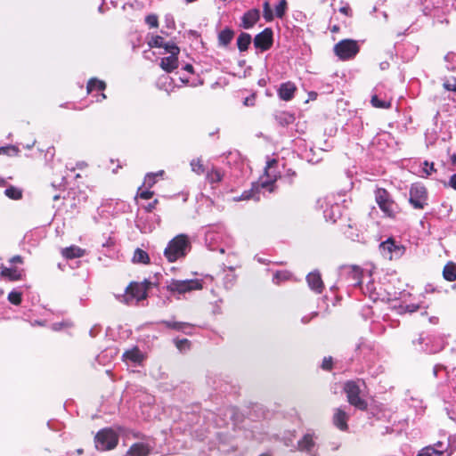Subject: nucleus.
I'll use <instances>...</instances> for the list:
<instances>
[{
  "label": "nucleus",
  "mask_w": 456,
  "mask_h": 456,
  "mask_svg": "<svg viewBox=\"0 0 456 456\" xmlns=\"http://www.w3.org/2000/svg\"><path fill=\"white\" fill-rule=\"evenodd\" d=\"M190 248L191 244L187 235L179 234L168 242L164 250V256L168 262L172 263L185 256Z\"/></svg>",
  "instance_id": "obj_1"
},
{
  "label": "nucleus",
  "mask_w": 456,
  "mask_h": 456,
  "mask_svg": "<svg viewBox=\"0 0 456 456\" xmlns=\"http://www.w3.org/2000/svg\"><path fill=\"white\" fill-rule=\"evenodd\" d=\"M374 195L375 201L384 215L387 217H395L399 210V207L391 194L384 188H377Z\"/></svg>",
  "instance_id": "obj_2"
},
{
  "label": "nucleus",
  "mask_w": 456,
  "mask_h": 456,
  "mask_svg": "<svg viewBox=\"0 0 456 456\" xmlns=\"http://www.w3.org/2000/svg\"><path fill=\"white\" fill-rule=\"evenodd\" d=\"M151 282L144 281V282H132L126 289V293L120 296V301L126 305H135L147 297V289Z\"/></svg>",
  "instance_id": "obj_3"
},
{
  "label": "nucleus",
  "mask_w": 456,
  "mask_h": 456,
  "mask_svg": "<svg viewBox=\"0 0 456 456\" xmlns=\"http://www.w3.org/2000/svg\"><path fill=\"white\" fill-rule=\"evenodd\" d=\"M94 443L97 450L110 451L118 445V435L112 428H102L95 435Z\"/></svg>",
  "instance_id": "obj_4"
},
{
  "label": "nucleus",
  "mask_w": 456,
  "mask_h": 456,
  "mask_svg": "<svg viewBox=\"0 0 456 456\" xmlns=\"http://www.w3.org/2000/svg\"><path fill=\"white\" fill-rule=\"evenodd\" d=\"M202 284L199 280H175L172 279L167 285V289L172 294H184L191 290L200 289Z\"/></svg>",
  "instance_id": "obj_5"
},
{
  "label": "nucleus",
  "mask_w": 456,
  "mask_h": 456,
  "mask_svg": "<svg viewBox=\"0 0 456 456\" xmlns=\"http://www.w3.org/2000/svg\"><path fill=\"white\" fill-rule=\"evenodd\" d=\"M359 45L355 40L343 39L334 46V53L343 61L354 58L359 53Z\"/></svg>",
  "instance_id": "obj_6"
},
{
  "label": "nucleus",
  "mask_w": 456,
  "mask_h": 456,
  "mask_svg": "<svg viewBox=\"0 0 456 456\" xmlns=\"http://www.w3.org/2000/svg\"><path fill=\"white\" fill-rule=\"evenodd\" d=\"M409 194V203L413 208L424 209L428 205V191L420 183L411 184Z\"/></svg>",
  "instance_id": "obj_7"
},
{
  "label": "nucleus",
  "mask_w": 456,
  "mask_h": 456,
  "mask_svg": "<svg viewBox=\"0 0 456 456\" xmlns=\"http://www.w3.org/2000/svg\"><path fill=\"white\" fill-rule=\"evenodd\" d=\"M345 391L350 404L362 411L367 409L368 404L360 397V388L354 381H347L345 384Z\"/></svg>",
  "instance_id": "obj_8"
},
{
  "label": "nucleus",
  "mask_w": 456,
  "mask_h": 456,
  "mask_svg": "<svg viewBox=\"0 0 456 456\" xmlns=\"http://www.w3.org/2000/svg\"><path fill=\"white\" fill-rule=\"evenodd\" d=\"M339 275L350 286L356 287L362 284V270L357 265L342 266Z\"/></svg>",
  "instance_id": "obj_9"
},
{
  "label": "nucleus",
  "mask_w": 456,
  "mask_h": 456,
  "mask_svg": "<svg viewBox=\"0 0 456 456\" xmlns=\"http://www.w3.org/2000/svg\"><path fill=\"white\" fill-rule=\"evenodd\" d=\"M379 249L383 256L390 260L400 257L404 251V248L396 244L392 238H388L387 240L381 242Z\"/></svg>",
  "instance_id": "obj_10"
},
{
  "label": "nucleus",
  "mask_w": 456,
  "mask_h": 456,
  "mask_svg": "<svg viewBox=\"0 0 456 456\" xmlns=\"http://www.w3.org/2000/svg\"><path fill=\"white\" fill-rule=\"evenodd\" d=\"M155 448V442L152 439H145L133 444L128 449L127 456H149Z\"/></svg>",
  "instance_id": "obj_11"
},
{
  "label": "nucleus",
  "mask_w": 456,
  "mask_h": 456,
  "mask_svg": "<svg viewBox=\"0 0 456 456\" xmlns=\"http://www.w3.org/2000/svg\"><path fill=\"white\" fill-rule=\"evenodd\" d=\"M273 33L272 28H266L257 34L254 38V46L261 52L269 50L273 43Z\"/></svg>",
  "instance_id": "obj_12"
},
{
  "label": "nucleus",
  "mask_w": 456,
  "mask_h": 456,
  "mask_svg": "<svg viewBox=\"0 0 456 456\" xmlns=\"http://www.w3.org/2000/svg\"><path fill=\"white\" fill-rule=\"evenodd\" d=\"M273 181H264L260 183H257L256 185H253L251 191H244L241 196L240 197V200H249L254 199L255 200H259V190L260 189H265L269 192H272L273 191Z\"/></svg>",
  "instance_id": "obj_13"
},
{
  "label": "nucleus",
  "mask_w": 456,
  "mask_h": 456,
  "mask_svg": "<svg viewBox=\"0 0 456 456\" xmlns=\"http://www.w3.org/2000/svg\"><path fill=\"white\" fill-rule=\"evenodd\" d=\"M317 436L314 433H306L297 441V450L313 454L316 446Z\"/></svg>",
  "instance_id": "obj_14"
},
{
  "label": "nucleus",
  "mask_w": 456,
  "mask_h": 456,
  "mask_svg": "<svg viewBox=\"0 0 456 456\" xmlns=\"http://www.w3.org/2000/svg\"><path fill=\"white\" fill-rule=\"evenodd\" d=\"M171 49V55L161 58L159 64L167 72H172L178 67L177 55L180 53V49L179 47H172Z\"/></svg>",
  "instance_id": "obj_15"
},
{
  "label": "nucleus",
  "mask_w": 456,
  "mask_h": 456,
  "mask_svg": "<svg viewBox=\"0 0 456 456\" xmlns=\"http://www.w3.org/2000/svg\"><path fill=\"white\" fill-rule=\"evenodd\" d=\"M205 241L210 250H215L214 243L220 238L219 232L223 230L221 224L206 226Z\"/></svg>",
  "instance_id": "obj_16"
},
{
  "label": "nucleus",
  "mask_w": 456,
  "mask_h": 456,
  "mask_svg": "<svg viewBox=\"0 0 456 456\" xmlns=\"http://www.w3.org/2000/svg\"><path fill=\"white\" fill-rule=\"evenodd\" d=\"M306 281L309 288L316 293H321L323 289V281L319 272L314 271L307 274Z\"/></svg>",
  "instance_id": "obj_17"
},
{
  "label": "nucleus",
  "mask_w": 456,
  "mask_h": 456,
  "mask_svg": "<svg viewBox=\"0 0 456 456\" xmlns=\"http://www.w3.org/2000/svg\"><path fill=\"white\" fill-rule=\"evenodd\" d=\"M122 358L126 362H130L134 363V365H140L142 361L144 360L143 354L140 351L138 347H133L130 350H126L123 355Z\"/></svg>",
  "instance_id": "obj_18"
},
{
  "label": "nucleus",
  "mask_w": 456,
  "mask_h": 456,
  "mask_svg": "<svg viewBox=\"0 0 456 456\" xmlns=\"http://www.w3.org/2000/svg\"><path fill=\"white\" fill-rule=\"evenodd\" d=\"M296 90L297 87L294 83H282L278 90V95L283 101H290L294 97Z\"/></svg>",
  "instance_id": "obj_19"
},
{
  "label": "nucleus",
  "mask_w": 456,
  "mask_h": 456,
  "mask_svg": "<svg viewBox=\"0 0 456 456\" xmlns=\"http://www.w3.org/2000/svg\"><path fill=\"white\" fill-rule=\"evenodd\" d=\"M162 323L168 329L182 331L187 335H191L193 326L189 322H175V321H162Z\"/></svg>",
  "instance_id": "obj_20"
},
{
  "label": "nucleus",
  "mask_w": 456,
  "mask_h": 456,
  "mask_svg": "<svg viewBox=\"0 0 456 456\" xmlns=\"http://www.w3.org/2000/svg\"><path fill=\"white\" fill-rule=\"evenodd\" d=\"M348 415L341 409H336L333 415V424L341 431H346Z\"/></svg>",
  "instance_id": "obj_21"
},
{
  "label": "nucleus",
  "mask_w": 456,
  "mask_h": 456,
  "mask_svg": "<svg viewBox=\"0 0 456 456\" xmlns=\"http://www.w3.org/2000/svg\"><path fill=\"white\" fill-rule=\"evenodd\" d=\"M258 20L259 11L256 9L249 10L242 17V26L244 28L248 29L252 28Z\"/></svg>",
  "instance_id": "obj_22"
},
{
  "label": "nucleus",
  "mask_w": 456,
  "mask_h": 456,
  "mask_svg": "<svg viewBox=\"0 0 456 456\" xmlns=\"http://www.w3.org/2000/svg\"><path fill=\"white\" fill-rule=\"evenodd\" d=\"M428 341H429V338L425 336L424 333H420L417 339L412 340V345L416 346L418 349L424 351L428 354L436 353L438 350H433L428 347Z\"/></svg>",
  "instance_id": "obj_23"
},
{
  "label": "nucleus",
  "mask_w": 456,
  "mask_h": 456,
  "mask_svg": "<svg viewBox=\"0 0 456 456\" xmlns=\"http://www.w3.org/2000/svg\"><path fill=\"white\" fill-rule=\"evenodd\" d=\"M234 37V31L230 28H225L218 33V45L226 47Z\"/></svg>",
  "instance_id": "obj_24"
},
{
  "label": "nucleus",
  "mask_w": 456,
  "mask_h": 456,
  "mask_svg": "<svg viewBox=\"0 0 456 456\" xmlns=\"http://www.w3.org/2000/svg\"><path fill=\"white\" fill-rule=\"evenodd\" d=\"M83 255L84 250L77 246H70L62 249V256L69 259L80 257Z\"/></svg>",
  "instance_id": "obj_25"
},
{
  "label": "nucleus",
  "mask_w": 456,
  "mask_h": 456,
  "mask_svg": "<svg viewBox=\"0 0 456 456\" xmlns=\"http://www.w3.org/2000/svg\"><path fill=\"white\" fill-rule=\"evenodd\" d=\"M251 36L246 32H241L237 38V46L240 52H245L248 50L251 43Z\"/></svg>",
  "instance_id": "obj_26"
},
{
  "label": "nucleus",
  "mask_w": 456,
  "mask_h": 456,
  "mask_svg": "<svg viewBox=\"0 0 456 456\" xmlns=\"http://www.w3.org/2000/svg\"><path fill=\"white\" fill-rule=\"evenodd\" d=\"M443 276L448 281L456 280V265L452 262L447 263L443 270Z\"/></svg>",
  "instance_id": "obj_27"
},
{
  "label": "nucleus",
  "mask_w": 456,
  "mask_h": 456,
  "mask_svg": "<svg viewBox=\"0 0 456 456\" xmlns=\"http://www.w3.org/2000/svg\"><path fill=\"white\" fill-rule=\"evenodd\" d=\"M105 88H106L105 82L102 80H100L96 77H93V78L89 79L87 86H86V90H87L88 94H90L94 90L103 91Z\"/></svg>",
  "instance_id": "obj_28"
},
{
  "label": "nucleus",
  "mask_w": 456,
  "mask_h": 456,
  "mask_svg": "<svg viewBox=\"0 0 456 456\" xmlns=\"http://www.w3.org/2000/svg\"><path fill=\"white\" fill-rule=\"evenodd\" d=\"M223 175L221 169L215 167L207 172V179L211 183L221 182Z\"/></svg>",
  "instance_id": "obj_29"
},
{
  "label": "nucleus",
  "mask_w": 456,
  "mask_h": 456,
  "mask_svg": "<svg viewBox=\"0 0 456 456\" xmlns=\"http://www.w3.org/2000/svg\"><path fill=\"white\" fill-rule=\"evenodd\" d=\"M133 262L138 264H148L150 262L149 255L146 251L138 248L134 250Z\"/></svg>",
  "instance_id": "obj_30"
},
{
  "label": "nucleus",
  "mask_w": 456,
  "mask_h": 456,
  "mask_svg": "<svg viewBox=\"0 0 456 456\" xmlns=\"http://www.w3.org/2000/svg\"><path fill=\"white\" fill-rule=\"evenodd\" d=\"M0 274L3 277L8 278L10 281H19L21 279L20 272L15 268H4Z\"/></svg>",
  "instance_id": "obj_31"
},
{
  "label": "nucleus",
  "mask_w": 456,
  "mask_h": 456,
  "mask_svg": "<svg viewBox=\"0 0 456 456\" xmlns=\"http://www.w3.org/2000/svg\"><path fill=\"white\" fill-rule=\"evenodd\" d=\"M444 451L436 449L433 446L429 445L423 449H421L417 456H443Z\"/></svg>",
  "instance_id": "obj_32"
},
{
  "label": "nucleus",
  "mask_w": 456,
  "mask_h": 456,
  "mask_svg": "<svg viewBox=\"0 0 456 456\" xmlns=\"http://www.w3.org/2000/svg\"><path fill=\"white\" fill-rule=\"evenodd\" d=\"M4 195L12 200H20L22 197V191L14 186H10L5 189Z\"/></svg>",
  "instance_id": "obj_33"
},
{
  "label": "nucleus",
  "mask_w": 456,
  "mask_h": 456,
  "mask_svg": "<svg viewBox=\"0 0 456 456\" xmlns=\"http://www.w3.org/2000/svg\"><path fill=\"white\" fill-rule=\"evenodd\" d=\"M236 275L233 273L232 269H231V271L224 277V285L225 289H232L236 282Z\"/></svg>",
  "instance_id": "obj_34"
},
{
  "label": "nucleus",
  "mask_w": 456,
  "mask_h": 456,
  "mask_svg": "<svg viewBox=\"0 0 456 456\" xmlns=\"http://www.w3.org/2000/svg\"><path fill=\"white\" fill-rule=\"evenodd\" d=\"M370 102L375 108L388 109L391 106L389 101L380 100L377 95L371 97Z\"/></svg>",
  "instance_id": "obj_35"
},
{
  "label": "nucleus",
  "mask_w": 456,
  "mask_h": 456,
  "mask_svg": "<svg viewBox=\"0 0 456 456\" xmlns=\"http://www.w3.org/2000/svg\"><path fill=\"white\" fill-rule=\"evenodd\" d=\"M8 300L11 304L19 305L21 303L22 300V293L13 289L11 291L8 295Z\"/></svg>",
  "instance_id": "obj_36"
},
{
  "label": "nucleus",
  "mask_w": 456,
  "mask_h": 456,
  "mask_svg": "<svg viewBox=\"0 0 456 456\" xmlns=\"http://www.w3.org/2000/svg\"><path fill=\"white\" fill-rule=\"evenodd\" d=\"M163 171H160L159 173H149L144 177V183L143 184L147 186L148 188L152 187L156 182H157V176L159 175H162Z\"/></svg>",
  "instance_id": "obj_37"
},
{
  "label": "nucleus",
  "mask_w": 456,
  "mask_h": 456,
  "mask_svg": "<svg viewBox=\"0 0 456 456\" xmlns=\"http://www.w3.org/2000/svg\"><path fill=\"white\" fill-rule=\"evenodd\" d=\"M276 119L281 126H288L294 121V117L291 114L283 112L276 116Z\"/></svg>",
  "instance_id": "obj_38"
},
{
  "label": "nucleus",
  "mask_w": 456,
  "mask_h": 456,
  "mask_svg": "<svg viewBox=\"0 0 456 456\" xmlns=\"http://www.w3.org/2000/svg\"><path fill=\"white\" fill-rule=\"evenodd\" d=\"M191 170L197 175H201L205 172L204 166L200 159H192L191 161Z\"/></svg>",
  "instance_id": "obj_39"
},
{
  "label": "nucleus",
  "mask_w": 456,
  "mask_h": 456,
  "mask_svg": "<svg viewBox=\"0 0 456 456\" xmlns=\"http://www.w3.org/2000/svg\"><path fill=\"white\" fill-rule=\"evenodd\" d=\"M20 152V150L14 145H8L0 147V154H6L8 156H16Z\"/></svg>",
  "instance_id": "obj_40"
},
{
  "label": "nucleus",
  "mask_w": 456,
  "mask_h": 456,
  "mask_svg": "<svg viewBox=\"0 0 456 456\" xmlns=\"http://www.w3.org/2000/svg\"><path fill=\"white\" fill-rule=\"evenodd\" d=\"M263 16L266 21H272L274 19V14L268 2H265L263 4Z\"/></svg>",
  "instance_id": "obj_41"
},
{
  "label": "nucleus",
  "mask_w": 456,
  "mask_h": 456,
  "mask_svg": "<svg viewBox=\"0 0 456 456\" xmlns=\"http://www.w3.org/2000/svg\"><path fill=\"white\" fill-rule=\"evenodd\" d=\"M443 86L447 91L456 92V77H452L449 78H445L444 80Z\"/></svg>",
  "instance_id": "obj_42"
},
{
  "label": "nucleus",
  "mask_w": 456,
  "mask_h": 456,
  "mask_svg": "<svg viewBox=\"0 0 456 456\" xmlns=\"http://www.w3.org/2000/svg\"><path fill=\"white\" fill-rule=\"evenodd\" d=\"M286 11H287V2H286V0H281L275 6V16L281 19V18H283Z\"/></svg>",
  "instance_id": "obj_43"
},
{
  "label": "nucleus",
  "mask_w": 456,
  "mask_h": 456,
  "mask_svg": "<svg viewBox=\"0 0 456 456\" xmlns=\"http://www.w3.org/2000/svg\"><path fill=\"white\" fill-rule=\"evenodd\" d=\"M338 208V206H332L330 209H325L323 214L326 220H330L332 223H335L337 220V216H335V210H337Z\"/></svg>",
  "instance_id": "obj_44"
},
{
  "label": "nucleus",
  "mask_w": 456,
  "mask_h": 456,
  "mask_svg": "<svg viewBox=\"0 0 456 456\" xmlns=\"http://www.w3.org/2000/svg\"><path fill=\"white\" fill-rule=\"evenodd\" d=\"M164 38L160 36H155L149 41L150 47L161 48L164 46Z\"/></svg>",
  "instance_id": "obj_45"
},
{
  "label": "nucleus",
  "mask_w": 456,
  "mask_h": 456,
  "mask_svg": "<svg viewBox=\"0 0 456 456\" xmlns=\"http://www.w3.org/2000/svg\"><path fill=\"white\" fill-rule=\"evenodd\" d=\"M175 346L178 350L183 351L190 347V341L187 338L179 339L176 338L174 340Z\"/></svg>",
  "instance_id": "obj_46"
},
{
  "label": "nucleus",
  "mask_w": 456,
  "mask_h": 456,
  "mask_svg": "<svg viewBox=\"0 0 456 456\" xmlns=\"http://www.w3.org/2000/svg\"><path fill=\"white\" fill-rule=\"evenodd\" d=\"M145 22L150 28H158L159 19L156 14H149L145 17Z\"/></svg>",
  "instance_id": "obj_47"
},
{
  "label": "nucleus",
  "mask_w": 456,
  "mask_h": 456,
  "mask_svg": "<svg viewBox=\"0 0 456 456\" xmlns=\"http://www.w3.org/2000/svg\"><path fill=\"white\" fill-rule=\"evenodd\" d=\"M355 351L362 352L364 349H370V346L367 342V340L363 338H360L358 342L355 344Z\"/></svg>",
  "instance_id": "obj_48"
},
{
  "label": "nucleus",
  "mask_w": 456,
  "mask_h": 456,
  "mask_svg": "<svg viewBox=\"0 0 456 456\" xmlns=\"http://www.w3.org/2000/svg\"><path fill=\"white\" fill-rule=\"evenodd\" d=\"M289 275L288 272H276L273 276V281L275 283H279L281 281L288 280Z\"/></svg>",
  "instance_id": "obj_49"
},
{
  "label": "nucleus",
  "mask_w": 456,
  "mask_h": 456,
  "mask_svg": "<svg viewBox=\"0 0 456 456\" xmlns=\"http://www.w3.org/2000/svg\"><path fill=\"white\" fill-rule=\"evenodd\" d=\"M165 23L167 28H175V23L173 16L171 14H167L165 16Z\"/></svg>",
  "instance_id": "obj_50"
},
{
  "label": "nucleus",
  "mask_w": 456,
  "mask_h": 456,
  "mask_svg": "<svg viewBox=\"0 0 456 456\" xmlns=\"http://www.w3.org/2000/svg\"><path fill=\"white\" fill-rule=\"evenodd\" d=\"M332 367V358L325 357L322 363V368L326 370H330Z\"/></svg>",
  "instance_id": "obj_51"
},
{
  "label": "nucleus",
  "mask_w": 456,
  "mask_h": 456,
  "mask_svg": "<svg viewBox=\"0 0 456 456\" xmlns=\"http://www.w3.org/2000/svg\"><path fill=\"white\" fill-rule=\"evenodd\" d=\"M423 171L427 175H430L435 171L433 163L429 164L428 161H425Z\"/></svg>",
  "instance_id": "obj_52"
},
{
  "label": "nucleus",
  "mask_w": 456,
  "mask_h": 456,
  "mask_svg": "<svg viewBox=\"0 0 456 456\" xmlns=\"http://www.w3.org/2000/svg\"><path fill=\"white\" fill-rule=\"evenodd\" d=\"M436 449L443 450L444 454L446 452V456H450L452 452H447L448 445H444L443 442H437L434 446Z\"/></svg>",
  "instance_id": "obj_53"
},
{
  "label": "nucleus",
  "mask_w": 456,
  "mask_h": 456,
  "mask_svg": "<svg viewBox=\"0 0 456 456\" xmlns=\"http://www.w3.org/2000/svg\"><path fill=\"white\" fill-rule=\"evenodd\" d=\"M153 196V191L150 190L142 191L139 193V197L143 200H149Z\"/></svg>",
  "instance_id": "obj_54"
},
{
  "label": "nucleus",
  "mask_w": 456,
  "mask_h": 456,
  "mask_svg": "<svg viewBox=\"0 0 456 456\" xmlns=\"http://www.w3.org/2000/svg\"><path fill=\"white\" fill-rule=\"evenodd\" d=\"M69 325L70 323L66 322H55L53 324V330L58 331L61 330L63 327Z\"/></svg>",
  "instance_id": "obj_55"
},
{
  "label": "nucleus",
  "mask_w": 456,
  "mask_h": 456,
  "mask_svg": "<svg viewBox=\"0 0 456 456\" xmlns=\"http://www.w3.org/2000/svg\"><path fill=\"white\" fill-rule=\"evenodd\" d=\"M157 204H158V200H154L152 202L149 203L147 206L144 207L145 211L148 213L152 212L153 209L156 208Z\"/></svg>",
  "instance_id": "obj_56"
},
{
  "label": "nucleus",
  "mask_w": 456,
  "mask_h": 456,
  "mask_svg": "<svg viewBox=\"0 0 456 456\" xmlns=\"http://www.w3.org/2000/svg\"><path fill=\"white\" fill-rule=\"evenodd\" d=\"M339 12L346 16H351L352 15V11H351V8L349 7L348 4L345 5V6H342L339 8Z\"/></svg>",
  "instance_id": "obj_57"
},
{
  "label": "nucleus",
  "mask_w": 456,
  "mask_h": 456,
  "mask_svg": "<svg viewBox=\"0 0 456 456\" xmlns=\"http://www.w3.org/2000/svg\"><path fill=\"white\" fill-rule=\"evenodd\" d=\"M162 47L166 50L167 53L171 54V50H172L171 48L177 47V46L173 43H165L164 42V46H162Z\"/></svg>",
  "instance_id": "obj_58"
},
{
  "label": "nucleus",
  "mask_w": 456,
  "mask_h": 456,
  "mask_svg": "<svg viewBox=\"0 0 456 456\" xmlns=\"http://www.w3.org/2000/svg\"><path fill=\"white\" fill-rule=\"evenodd\" d=\"M10 262L12 264H21L22 263V257L20 256H14L10 259Z\"/></svg>",
  "instance_id": "obj_59"
},
{
  "label": "nucleus",
  "mask_w": 456,
  "mask_h": 456,
  "mask_svg": "<svg viewBox=\"0 0 456 456\" xmlns=\"http://www.w3.org/2000/svg\"><path fill=\"white\" fill-rule=\"evenodd\" d=\"M449 185L456 190V174L452 175L449 181Z\"/></svg>",
  "instance_id": "obj_60"
},
{
  "label": "nucleus",
  "mask_w": 456,
  "mask_h": 456,
  "mask_svg": "<svg viewBox=\"0 0 456 456\" xmlns=\"http://www.w3.org/2000/svg\"><path fill=\"white\" fill-rule=\"evenodd\" d=\"M418 308H419V305H409L406 306L407 311H409L411 313L417 311Z\"/></svg>",
  "instance_id": "obj_61"
},
{
  "label": "nucleus",
  "mask_w": 456,
  "mask_h": 456,
  "mask_svg": "<svg viewBox=\"0 0 456 456\" xmlns=\"http://www.w3.org/2000/svg\"><path fill=\"white\" fill-rule=\"evenodd\" d=\"M442 368H443V366H441V365H436V366H434V368H433V374H434V376H435V377H437V373H438V371H439Z\"/></svg>",
  "instance_id": "obj_62"
},
{
  "label": "nucleus",
  "mask_w": 456,
  "mask_h": 456,
  "mask_svg": "<svg viewBox=\"0 0 456 456\" xmlns=\"http://www.w3.org/2000/svg\"><path fill=\"white\" fill-rule=\"evenodd\" d=\"M379 66H380V69H381L382 70H385V69H388V67H389V63H388L387 61H382V62L379 64Z\"/></svg>",
  "instance_id": "obj_63"
},
{
  "label": "nucleus",
  "mask_w": 456,
  "mask_h": 456,
  "mask_svg": "<svg viewBox=\"0 0 456 456\" xmlns=\"http://www.w3.org/2000/svg\"><path fill=\"white\" fill-rule=\"evenodd\" d=\"M183 69L188 71V72H191L192 73L193 72V67L192 65L191 64H186L184 67H183Z\"/></svg>",
  "instance_id": "obj_64"
}]
</instances>
